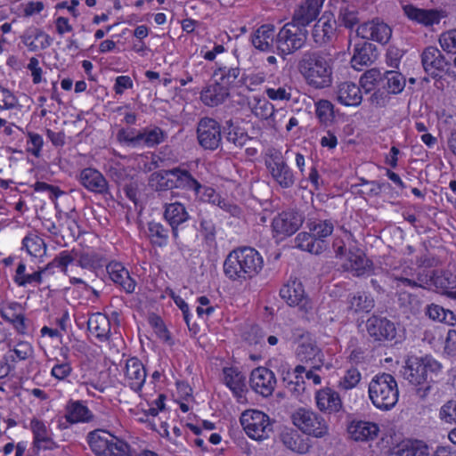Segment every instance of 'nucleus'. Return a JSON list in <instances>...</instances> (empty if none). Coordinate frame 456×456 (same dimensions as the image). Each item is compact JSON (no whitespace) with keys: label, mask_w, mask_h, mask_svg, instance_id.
<instances>
[{"label":"nucleus","mask_w":456,"mask_h":456,"mask_svg":"<svg viewBox=\"0 0 456 456\" xmlns=\"http://www.w3.org/2000/svg\"><path fill=\"white\" fill-rule=\"evenodd\" d=\"M420 59L423 69L432 78H441L442 73L446 74L449 61L437 47L430 45L424 48Z\"/></svg>","instance_id":"nucleus-11"},{"label":"nucleus","mask_w":456,"mask_h":456,"mask_svg":"<svg viewBox=\"0 0 456 456\" xmlns=\"http://www.w3.org/2000/svg\"><path fill=\"white\" fill-rule=\"evenodd\" d=\"M230 95V88L222 81H216L207 86L200 94L203 103L209 107L222 104Z\"/></svg>","instance_id":"nucleus-23"},{"label":"nucleus","mask_w":456,"mask_h":456,"mask_svg":"<svg viewBox=\"0 0 456 456\" xmlns=\"http://www.w3.org/2000/svg\"><path fill=\"white\" fill-rule=\"evenodd\" d=\"M106 270L113 282L118 284L126 293L134 291L136 282L131 278L128 271L119 263H110Z\"/></svg>","instance_id":"nucleus-26"},{"label":"nucleus","mask_w":456,"mask_h":456,"mask_svg":"<svg viewBox=\"0 0 456 456\" xmlns=\"http://www.w3.org/2000/svg\"><path fill=\"white\" fill-rule=\"evenodd\" d=\"M293 424L304 434L326 439L330 436V427L326 419L313 410L299 408L291 415Z\"/></svg>","instance_id":"nucleus-5"},{"label":"nucleus","mask_w":456,"mask_h":456,"mask_svg":"<svg viewBox=\"0 0 456 456\" xmlns=\"http://www.w3.org/2000/svg\"><path fill=\"white\" fill-rule=\"evenodd\" d=\"M306 39V28L288 22L280 29L276 36L275 43L278 53L283 56L291 54L301 49L305 45Z\"/></svg>","instance_id":"nucleus-6"},{"label":"nucleus","mask_w":456,"mask_h":456,"mask_svg":"<svg viewBox=\"0 0 456 456\" xmlns=\"http://www.w3.org/2000/svg\"><path fill=\"white\" fill-rule=\"evenodd\" d=\"M164 219L171 227L172 236L175 241L179 239V228L190 219L185 206L180 202L166 203L164 205Z\"/></svg>","instance_id":"nucleus-17"},{"label":"nucleus","mask_w":456,"mask_h":456,"mask_svg":"<svg viewBox=\"0 0 456 456\" xmlns=\"http://www.w3.org/2000/svg\"><path fill=\"white\" fill-rule=\"evenodd\" d=\"M352 439L355 441H366L374 439L379 431L377 424L373 422L353 420L347 428Z\"/></svg>","instance_id":"nucleus-29"},{"label":"nucleus","mask_w":456,"mask_h":456,"mask_svg":"<svg viewBox=\"0 0 456 456\" xmlns=\"http://www.w3.org/2000/svg\"><path fill=\"white\" fill-rule=\"evenodd\" d=\"M390 456H429L428 446L422 441L402 444Z\"/></svg>","instance_id":"nucleus-46"},{"label":"nucleus","mask_w":456,"mask_h":456,"mask_svg":"<svg viewBox=\"0 0 456 456\" xmlns=\"http://www.w3.org/2000/svg\"><path fill=\"white\" fill-rule=\"evenodd\" d=\"M240 420L246 434L255 440L265 439L273 431L268 415L261 411H245L241 414Z\"/></svg>","instance_id":"nucleus-7"},{"label":"nucleus","mask_w":456,"mask_h":456,"mask_svg":"<svg viewBox=\"0 0 456 456\" xmlns=\"http://www.w3.org/2000/svg\"><path fill=\"white\" fill-rule=\"evenodd\" d=\"M292 88L290 86H280L278 88H267L265 90L268 98L274 101H289L291 98Z\"/></svg>","instance_id":"nucleus-61"},{"label":"nucleus","mask_w":456,"mask_h":456,"mask_svg":"<svg viewBox=\"0 0 456 456\" xmlns=\"http://www.w3.org/2000/svg\"><path fill=\"white\" fill-rule=\"evenodd\" d=\"M175 189L199 192L200 183L185 168L175 167Z\"/></svg>","instance_id":"nucleus-41"},{"label":"nucleus","mask_w":456,"mask_h":456,"mask_svg":"<svg viewBox=\"0 0 456 456\" xmlns=\"http://www.w3.org/2000/svg\"><path fill=\"white\" fill-rule=\"evenodd\" d=\"M113 436L105 429H94L88 433L86 440L95 456L107 454Z\"/></svg>","instance_id":"nucleus-30"},{"label":"nucleus","mask_w":456,"mask_h":456,"mask_svg":"<svg viewBox=\"0 0 456 456\" xmlns=\"http://www.w3.org/2000/svg\"><path fill=\"white\" fill-rule=\"evenodd\" d=\"M399 390L395 379L388 373L378 374L369 384V397L382 411L392 409L397 403Z\"/></svg>","instance_id":"nucleus-4"},{"label":"nucleus","mask_w":456,"mask_h":456,"mask_svg":"<svg viewBox=\"0 0 456 456\" xmlns=\"http://www.w3.org/2000/svg\"><path fill=\"white\" fill-rule=\"evenodd\" d=\"M280 437L285 447L299 454L307 453L312 447L310 439L305 437L295 429L282 431Z\"/></svg>","instance_id":"nucleus-24"},{"label":"nucleus","mask_w":456,"mask_h":456,"mask_svg":"<svg viewBox=\"0 0 456 456\" xmlns=\"http://www.w3.org/2000/svg\"><path fill=\"white\" fill-rule=\"evenodd\" d=\"M276 382L274 373L265 367H257L251 371L249 386L252 390L264 397L273 395Z\"/></svg>","instance_id":"nucleus-13"},{"label":"nucleus","mask_w":456,"mask_h":456,"mask_svg":"<svg viewBox=\"0 0 456 456\" xmlns=\"http://www.w3.org/2000/svg\"><path fill=\"white\" fill-rule=\"evenodd\" d=\"M30 429L33 434V442H38L40 439H45L53 436V432L46 425L38 419H32L30 421Z\"/></svg>","instance_id":"nucleus-56"},{"label":"nucleus","mask_w":456,"mask_h":456,"mask_svg":"<svg viewBox=\"0 0 456 456\" xmlns=\"http://www.w3.org/2000/svg\"><path fill=\"white\" fill-rule=\"evenodd\" d=\"M125 375L131 389L135 392L142 389L146 379V370L142 363L136 357L129 358L126 361Z\"/></svg>","instance_id":"nucleus-22"},{"label":"nucleus","mask_w":456,"mask_h":456,"mask_svg":"<svg viewBox=\"0 0 456 456\" xmlns=\"http://www.w3.org/2000/svg\"><path fill=\"white\" fill-rule=\"evenodd\" d=\"M194 195L196 199H198L199 200L203 202H208L213 205H219L221 202L220 196L216 192V191L213 188L204 186L201 183L199 192L195 191Z\"/></svg>","instance_id":"nucleus-57"},{"label":"nucleus","mask_w":456,"mask_h":456,"mask_svg":"<svg viewBox=\"0 0 456 456\" xmlns=\"http://www.w3.org/2000/svg\"><path fill=\"white\" fill-rule=\"evenodd\" d=\"M224 382L232 390L233 395L240 401L246 390L245 376L237 369L224 368Z\"/></svg>","instance_id":"nucleus-33"},{"label":"nucleus","mask_w":456,"mask_h":456,"mask_svg":"<svg viewBox=\"0 0 456 456\" xmlns=\"http://www.w3.org/2000/svg\"><path fill=\"white\" fill-rule=\"evenodd\" d=\"M441 370V363L430 355L411 356L406 361L402 374L404 379L417 387V395L424 399L431 389V384L438 379Z\"/></svg>","instance_id":"nucleus-1"},{"label":"nucleus","mask_w":456,"mask_h":456,"mask_svg":"<svg viewBox=\"0 0 456 456\" xmlns=\"http://www.w3.org/2000/svg\"><path fill=\"white\" fill-rule=\"evenodd\" d=\"M297 355L301 362H310L314 370H319L323 362L322 350L313 342H302L297 346Z\"/></svg>","instance_id":"nucleus-27"},{"label":"nucleus","mask_w":456,"mask_h":456,"mask_svg":"<svg viewBox=\"0 0 456 456\" xmlns=\"http://www.w3.org/2000/svg\"><path fill=\"white\" fill-rule=\"evenodd\" d=\"M196 132L198 142L204 150L216 151L222 143V126L215 118H201L197 124Z\"/></svg>","instance_id":"nucleus-8"},{"label":"nucleus","mask_w":456,"mask_h":456,"mask_svg":"<svg viewBox=\"0 0 456 456\" xmlns=\"http://www.w3.org/2000/svg\"><path fill=\"white\" fill-rule=\"evenodd\" d=\"M65 418L69 423L90 422L94 415L81 401L70 400L66 405Z\"/></svg>","instance_id":"nucleus-35"},{"label":"nucleus","mask_w":456,"mask_h":456,"mask_svg":"<svg viewBox=\"0 0 456 456\" xmlns=\"http://www.w3.org/2000/svg\"><path fill=\"white\" fill-rule=\"evenodd\" d=\"M111 324L109 318L101 313L92 314L87 322L88 330L101 342L109 341Z\"/></svg>","instance_id":"nucleus-28"},{"label":"nucleus","mask_w":456,"mask_h":456,"mask_svg":"<svg viewBox=\"0 0 456 456\" xmlns=\"http://www.w3.org/2000/svg\"><path fill=\"white\" fill-rule=\"evenodd\" d=\"M438 41L443 51L456 54V28L442 33Z\"/></svg>","instance_id":"nucleus-55"},{"label":"nucleus","mask_w":456,"mask_h":456,"mask_svg":"<svg viewBox=\"0 0 456 456\" xmlns=\"http://www.w3.org/2000/svg\"><path fill=\"white\" fill-rule=\"evenodd\" d=\"M347 310L354 314L370 313L375 306L372 297L365 292L349 294L346 298Z\"/></svg>","instance_id":"nucleus-36"},{"label":"nucleus","mask_w":456,"mask_h":456,"mask_svg":"<svg viewBox=\"0 0 456 456\" xmlns=\"http://www.w3.org/2000/svg\"><path fill=\"white\" fill-rule=\"evenodd\" d=\"M22 248H26L30 256H38L45 252L46 245L41 237L28 234L22 240Z\"/></svg>","instance_id":"nucleus-48"},{"label":"nucleus","mask_w":456,"mask_h":456,"mask_svg":"<svg viewBox=\"0 0 456 456\" xmlns=\"http://www.w3.org/2000/svg\"><path fill=\"white\" fill-rule=\"evenodd\" d=\"M141 135L142 130L122 128L118 132L117 139L121 143L135 148L141 146V140L137 142Z\"/></svg>","instance_id":"nucleus-50"},{"label":"nucleus","mask_w":456,"mask_h":456,"mask_svg":"<svg viewBox=\"0 0 456 456\" xmlns=\"http://www.w3.org/2000/svg\"><path fill=\"white\" fill-rule=\"evenodd\" d=\"M7 346L11 347V342ZM33 354L32 346L26 341L18 342L13 348H10L8 354L5 356L6 361L16 362L17 361H24L31 357Z\"/></svg>","instance_id":"nucleus-47"},{"label":"nucleus","mask_w":456,"mask_h":456,"mask_svg":"<svg viewBox=\"0 0 456 456\" xmlns=\"http://www.w3.org/2000/svg\"><path fill=\"white\" fill-rule=\"evenodd\" d=\"M323 4V0H305L294 12L291 23L305 28L314 20Z\"/></svg>","instance_id":"nucleus-20"},{"label":"nucleus","mask_w":456,"mask_h":456,"mask_svg":"<svg viewBox=\"0 0 456 456\" xmlns=\"http://www.w3.org/2000/svg\"><path fill=\"white\" fill-rule=\"evenodd\" d=\"M2 317L11 322L16 330L20 334H25L27 326L25 324V316L21 314H12V316H8L6 314H2Z\"/></svg>","instance_id":"nucleus-64"},{"label":"nucleus","mask_w":456,"mask_h":456,"mask_svg":"<svg viewBox=\"0 0 456 456\" xmlns=\"http://www.w3.org/2000/svg\"><path fill=\"white\" fill-rule=\"evenodd\" d=\"M316 116L323 124L330 123L334 118L333 104L328 100L316 102Z\"/></svg>","instance_id":"nucleus-53"},{"label":"nucleus","mask_w":456,"mask_h":456,"mask_svg":"<svg viewBox=\"0 0 456 456\" xmlns=\"http://www.w3.org/2000/svg\"><path fill=\"white\" fill-rule=\"evenodd\" d=\"M406 79L404 76L396 70H385L381 80V88L388 94H400L405 87Z\"/></svg>","instance_id":"nucleus-39"},{"label":"nucleus","mask_w":456,"mask_h":456,"mask_svg":"<svg viewBox=\"0 0 456 456\" xmlns=\"http://www.w3.org/2000/svg\"><path fill=\"white\" fill-rule=\"evenodd\" d=\"M338 29V21L332 12H325L318 19L312 30L314 42L322 46L330 43L335 37Z\"/></svg>","instance_id":"nucleus-12"},{"label":"nucleus","mask_w":456,"mask_h":456,"mask_svg":"<svg viewBox=\"0 0 456 456\" xmlns=\"http://www.w3.org/2000/svg\"><path fill=\"white\" fill-rule=\"evenodd\" d=\"M356 34L362 39L373 40L384 45L389 41L392 29L387 24L376 19L359 25Z\"/></svg>","instance_id":"nucleus-16"},{"label":"nucleus","mask_w":456,"mask_h":456,"mask_svg":"<svg viewBox=\"0 0 456 456\" xmlns=\"http://www.w3.org/2000/svg\"><path fill=\"white\" fill-rule=\"evenodd\" d=\"M28 144H31V147H28L27 151L33 156L38 158L44 144L43 137L40 134L33 132H28Z\"/></svg>","instance_id":"nucleus-63"},{"label":"nucleus","mask_w":456,"mask_h":456,"mask_svg":"<svg viewBox=\"0 0 456 456\" xmlns=\"http://www.w3.org/2000/svg\"><path fill=\"white\" fill-rule=\"evenodd\" d=\"M80 183L88 191L94 193L110 194L109 183L105 177L94 168H85L80 173Z\"/></svg>","instance_id":"nucleus-19"},{"label":"nucleus","mask_w":456,"mask_h":456,"mask_svg":"<svg viewBox=\"0 0 456 456\" xmlns=\"http://www.w3.org/2000/svg\"><path fill=\"white\" fill-rule=\"evenodd\" d=\"M275 27L273 24L260 26L251 36V42L255 48L268 52L273 48L274 42Z\"/></svg>","instance_id":"nucleus-34"},{"label":"nucleus","mask_w":456,"mask_h":456,"mask_svg":"<svg viewBox=\"0 0 456 456\" xmlns=\"http://www.w3.org/2000/svg\"><path fill=\"white\" fill-rule=\"evenodd\" d=\"M440 418L446 423H456V401H448L440 410Z\"/></svg>","instance_id":"nucleus-62"},{"label":"nucleus","mask_w":456,"mask_h":456,"mask_svg":"<svg viewBox=\"0 0 456 456\" xmlns=\"http://www.w3.org/2000/svg\"><path fill=\"white\" fill-rule=\"evenodd\" d=\"M425 314L432 321L444 322L448 325H453L456 321L453 312L436 304L428 305Z\"/></svg>","instance_id":"nucleus-42"},{"label":"nucleus","mask_w":456,"mask_h":456,"mask_svg":"<svg viewBox=\"0 0 456 456\" xmlns=\"http://www.w3.org/2000/svg\"><path fill=\"white\" fill-rule=\"evenodd\" d=\"M403 10L406 17L425 27L438 24L442 18L444 17L443 12L436 9H420L413 4H405Z\"/></svg>","instance_id":"nucleus-18"},{"label":"nucleus","mask_w":456,"mask_h":456,"mask_svg":"<svg viewBox=\"0 0 456 456\" xmlns=\"http://www.w3.org/2000/svg\"><path fill=\"white\" fill-rule=\"evenodd\" d=\"M167 138V133L162 128L151 126L142 129V135L137 140H141V146L153 148L164 142Z\"/></svg>","instance_id":"nucleus-40"},{"label":"nucleus","mask_w":456,"mask_h":456,"mask_svg":"<svg viewBox=\"0 0 456 456\" xmlns=\"http://www.w3.org/2000/svg\"><path fill=\"white\" fill-rule=\"evenodd\" d=\"M361 186L359 193L367 196H379L384 187H390L387 183H379L377 181H368L363 178L361 179V183L358 184Z\"/></svg>","instance_id":"nucleus-52"},{"label":"nucleus","mask_w":456,"mask_h":456,"mask_svg":"<svg viewBox=\"0 0 456 456\" xmlns=\"http://www.w3.org/2000/svg\"><path fill=\"white\" fill-rule=\"evenodd\" d=\"M261 255L251 247L232 250L224 262V273L232 281H245L256 277L263 269Z\"/></svg>","instance_id":"nucleus-2"},{"label":"nucleus","mask_w":456,"mask_h":456,"mask_svg":"<svg viewBox=\"0 0 456 456\" xmlns=\"http://www.w3.org/2000/svg\"><path fill=\"white\" fill-rule=\"evenodd\" d=\"M306 225L314 238L322 240V241H324V239L330 236L334 230V224L331 220L309 219Z\"/></svg>","instance_id":"nucleus-45"},{"label":"nucleus","mask_w":456,"mask_h":456,"mask_svg":"<svg viewBox=\"0 0 456 456\" xmlns=\"http://www.w3.org/2000/svg\"><path fill=\"white\" fill-rule=\"evenodd\" d=\"M315 402L317 408L328 414L338 412L342 408V402L338 393L330 387L317 391Z\"/></svg>","instance_id":"nucleus-21"},{"label":"nucleus","mask_w":456,"mask_h":456,"mask_svg":"<svg viewBox=\"0 0 456 456\" xmlns=\"http://www.w3.org/2000/svg\"><path fill=\"white\" fill-rule=\"evenodd\" d=\"M281 297L290 306L298 308L308 313L313 309V305L307 297L302 282L297 279L288 281L280 289Z\"/></svg>","instance_id":"nucleus-10"},{"label":"nucleus","mask_w":456,"mask_h":456,"mask_svg":"<svg viewBox=\"0 0 456 456\" xmlns=\"http://www.w3.org/2000/svg\"><path fill=\"white\" fill-rule=\"evenodd\" d=\"M110 441V448L107 452L109 456H134L129 444L125 440L113 436Z\"/></svg>","instance_id":"nucleus-51"},{"label":"nucleus","mask_w":456,"mask_h":456,"mask_svg":"<svg viewBox=\"0 0 456 456\" xmlns=\"http://www.w3.org/2000/svg\"><path fill=\"white\" fill-rule=\"evenodd\" d=\"M297 69L312 87L322 89L332 83V62L322 51L305 52L298 61Z\"/></svg>","instance_id":"nucleus-3"},{"label":"nucleus","mask_w":456,"mask_h":456,"mask_svg":"<svg viewBox=\"0 0 456 456\" xmlns=\"http://www.w3.org/2000/svg\"><path fill=\"white\" fill-rule=\"evenodd\" d=\"M223 134L225 142L236 148L243 147L250 139L247 132L232 119L225 121L223 126Z\"/></svg>","instance_id":"nucleus-32"},{"label":"nucleus","mask_w":456,"mask_h":456,"mask_svg":"<svg viewBox=\"0 0 456 456\" xmlns=\"http://www.w3.org/2000/svg\"><path fill=\"white\" fill-rule=\"evenodd\" d=\"M252 111L256 118L268 122L271 116L274 115V107L265 100L258 101Z\"/></svg>","instance_id":"nucleus-58"},{"label":"nucleus","mask_w":456,"mask_h":456,"mask_svg":"<svg viewBox=\"0 0 456 456\" xmlns=\"http://www.w3.org/2000/svg\"><path fill=\"white\" fill-rule=\"evenodd\" d=\"M338 20L341 26L352 29L360 22L361 19L355 6L342 4L338 10Z\"/></svg>","instance_id":"nucleus-44"},{"label":"nucleus","mask_w":456,"mask_h":456,"mask_svg":"<svg viewBox=\"0 0 456 456\" xmlns=\"http://www.w3.org/2000/svg\"><path fill=\"white\" fill-rule=\"evenodd\" d=\"M148 236L153 245L164 247L167 244L169 229L159 222L148 223Z\"/></svg>","instance_id":"nucleus-43"},{"label":"nucleus","mask_w":456,"mask_h":456,"mask_svg":"<svg viewBox=\"0 0 456 456\" xmlns=\"http://www.w3.org/2000/svg\"><path fill=\"white\" fill-rule=\"evenodd\" d=\"M348 260L350 268L355 272L357 276L363 274L370 265V261L365 256L364 253L359 249L356 252L350 251Z\"/></svg>","instance_id":"nucleus-49"},{"label":"nucleus","mask_w":456,"mask_h":456,"mask_svg":"<svg viewBox=\"0 0 456 456\" xmlns=\"http://www.w3.org/2000/svg\"><path fill=\"white\" fill-rule=\"evenodd\" d=\"M365 327L369 337L379 345L393 341L397 334L395 324L392 321L376 314L367 319Z\"/></svg>","instance_id":"nucleus-9"},{"label":"nucleus","mask_w":456,"mask_h":456,"mask_svg":"<svg viewBox=\"0 0 456 456\" xmlns=\"http://www.w3.org/2000/svg\"><path fill=\"white\" fill-rule=\"evenodd\" d=\"M376 58V46L370 42L364 41L355 45L351 64L354 69L361 70L363 66L371 64Z\"/></svg>","instance_id":"nucleus-25"},{"label":"nucleus","mask_w":456,"mask_h":456,"mask_svg":"<svg viewBox=\"0 0 456 456\" xmlns=\"http://www.w3.org/2000/svg\"><path fill=\"white\" fill-rule=\"evenodd\" d=\"M175 167L172 169H161L151 175L150 182L155 191H164L175 188Z\"/></svg>","instance_id":"nucleus-37"},{"label":"nucleus","mask_w":456,"mask_h":456,"mask_svg":"<svg viewBox=\"0 0 456 456\" xmlns=\"http://www.w3.org/2000/svg\"><path fill=\"white\" fill-rule=\"evenodd\" d=\"M200 232L202 234L204 240L211 245L216 240V225L213 220L208 216H200Z\"/></svg>","instance_id":"nucleus-54"},{"label":"nucleus","mask_w":456,"mask_h":456,"mask_svg":"<svg viewBox=\"0 0 456 456\" xmlns=\"http://www.w3.org/2000/svg\"><path fill=\"white\" fill-rule=\"evenodd\" d=\"M338 101L346 106H358L362 101L360 87L353 82H344L338 86Z\"/></svg>","instance_id":"nucleus-31"},{"label":"nucleus","mask_w":456,"mask_h":456,"mask_svg":"<svg viewBox=\"0 0 456 456\" xmlns=\"http://www.w3.org/2000/svg\"><path fill=\"white\" fill-rule=\"evenodd\" d=\"M361 379V373L355 368L349 369L344 378L340 380L339 386L347 390L354 387Z\"/></svg>","instance_id":"nucleus-60"},{"label":"nucleus","mask_w":456,"mask_h":456,"mask_svg":"<svg viewBox=\"0 0 456 456\" xmlns=\"http://www.w3.org/2000/svg\"><path fill=\"white\" fill-rule=\"evenodd\" d=\"M297 248L312 254L319 255L323 252L327 245L322 240H316L312 232H299L296 239Z\"/></svg>","instance_id":"nucleus-38"},{"label":"nucleus","mask_w":456,"mask_h":456,"mask_svg":"<svg viewBox=\"0 0 456 456\" xmlns=\"http://www.w3.org/2000/svg\"><path fill=\"white\" fill-rule=\"evenodd\" d=\"M265 165L273 179L281 188L288 189L294 185L295 175L281 156H272L269 160H265Z\"/></svg>","instance_id":"nucleus-15"},{"label":"nucleus","mask_w":456,"mask_h":456,"mask_svg":"<svg viewBox=\"0 0 456 456\" xmlns=\"http://www.w3.org/2000/svg\"><path fill=\"white\" fill-rule=\"evenodd\" d=\"M305 216L297 210L283 211L275 216L272 226L276 233L285 236L294 234L303 224Z\"/></svg>","instance_id":"nucleus-14"},{"label":"nucleus","mask_w":456,"mask_h":456,"mask_svg":"<svg viewBox=\"0 0 456 456\" xmlns=\"http://www.w3.org/2000/svg\"><path fill=\"white\" fill-rule=\"evenodd\" d=\"M220 74V81H222L224 85H226L229 88L230 86L235 83L236 79L239 77L240 74V69L239 67L235 68H219L217 71H216L215 75Z\"/></svg>","instance_id":"nucleus-59"}]
</instances>
